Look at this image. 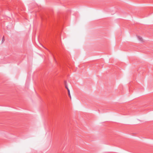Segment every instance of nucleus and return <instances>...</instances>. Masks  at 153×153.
<instances>
[{"label":"nucleus","instance_id":"obj_1","mask_svg":"<svg viewBox=\"0 0 153 153\" xmlns=\"http://www.w3.org/2000/svg\"><path fill=\"white\" fill-rule=\"evenodd\" d=\"M68 95H69V97L70 98V99H71V94H70V90H68Z\"/></svg>","mask_w":153,"mask_h":153},{"label":"nucleus","instance_id":"obj_2","mask_svg":"<svg viewBox=\"0 0 153 153\" xmlns=\"http://www.w3.org/2000/svg\"><path fill=\"white\" fill-rule=\"evenodd\" d=\"M138 39L141 41H143L142 38L140 36L138 37Z\"/></svg>","mask_w":153,"mask_h":153},{"label":"nucleus","instance_id":"obj_3","mask_svg":"<svg viewBox=\"0 0 153 153\" xmlns=\"http://www.w3.org/2000/svg\"><path fill=\"white\" fill-rule=\"evenodd\" d=\"M4 36L2 38V43L4 41Z\"/></svg>","mask_w":153,"mask_h":153},{"label":"nucleus","instance_id":"obj_4","mask_svg":"<svg viewBox=\"0 0 153 153\" xmlns=\"http://www.w3.org/2000/svg\"><path fill=\"white\" fill-rule=\"evenodd\" d=\"M65 85V87L67 89V90L68 91V90H69V88H68V87L67 85Z\"/></svg>","mask_w":153,"mask_h":153},{"label":"nucleus","instance_id":"obj_5","mask_svg":"<svg viewBox=\"0 0 153 153\" xmlns=\"http://www.w3.org/2000/svg\"><path fill=\"white\" fill-rule=\"evenodd\" d=\"M64 83H65V85H67V82L66 81H65Z\"/></svg>","mask_w":153,"mask_h":153}]
</instances>
